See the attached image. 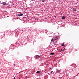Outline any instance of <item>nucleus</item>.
I'll return each mask as SVG.
<instances>
[{
    "label": "nucleus",
    "mask_w": 79,
    "mask_h": 79,
    "mask_svg": "<svg viewBox=\"0 0 79 79\" xmlns=\"http://www.w3.org/2000/svg\"><path fill=\"white\" fill-rule=\"evenodd\" d=\"M62 46H64V44H63L62 45Z\"/></svg>",
    "instance_id": "nucleus-10"
},
{
    "label": "nucleus",
    "mask_w": 79,
    "mask_h": 79,
    "mask_svg": "<svg viewBox=\"0 0 79 79\" xmlns=\"http://www.w3.org/2000/svg\"><path fill=\"white\" fill-rule=\"evenodd\" d=\"M45 2V0H42V2L43 3H44V2Z\"/></svg>",
    "instance_id": "nucleus-6"
},
{
    "label": "nucleus",
    "mask_w": 79,
    "mask_h": 79,
    "mask_svg": "<svg viewBox=\"0 0 79 79\" xmlns=\"http://www.w3.org/2000/svg\"><path fill=\"white\" fill-rule=\"evenodd\" d=\"M57 39H55V40H57Z\"/></svg>",
    "instance_id": "nucleus-16"
},
{
    "label": "nucleus",
    "mask_w": 79,
    "mask_h": 79,
    "mask_svg": "<svg viewBox=\"0 0 79 79\" xmlns=\"http://www.w3.org/2000/svg\"><path fill=\"white\" fill-rule=\"evenodd\" d=\"M53 73V71H52L51 72V73Z\"/></svg>",
    "instance_id": "nucleus-11"
},
{
    "label": "nucleus",
    "mask_w": 79,
    "mask_h": 79,
    "mask_svg": "<svg viewBox=\"0 0 79 79\" xmlns=\"http://www.w3.org/2000/svg\"><path fill=\"white\" fill-rule=\"evenodd\" d=\"M14 79H15V77H14Z\"/></svg>",
    "instance_id": "nucleus-17"
},
{
    "label": "nucleus",
    "mask_w": 79,
    "mask_h": 79,
    "mask_svg": "<svg viewBox=\"0 0 79 79\" xmlns=\"http://www.w3.org/2000/svg\"><path fill=\"white\" fill-rule=\"evenodd\" d=\"M18 16H23V14H18Z\"/></svg>",
    "instance_id": "nucleus-2"
},
{
    "label": "nucleus",
    "mask_w": 79,
    "mask_h": 79,
    "mask_svg": "<svg viewBox=\"0 0 79 79\" xmlns=\"http://www.w3.org/2000/svg\"><path fill=\"white\" fill-rule=\"evenodd\" d=\"M63 50L62 49L61 50V51H60V52H62Z\"/></svg>",
    "instance_id": "nucleus-14"
},
{
    "label": "nucleus",
    "mask_w": 79,
    "mask_h": 79,
    "mask_svg": "<svg viewBox=\"0 0 79 79\" xmlns=\"http://www.w3.org/2000/svg\"><path fill=\"white\" fill-rule=\"evenodd\" d=\"M56 71H57V73H58L59 72H60V70H57Z\"/></svg>",
    "instance_id": "nucleus-9"
},
{
    "label": "nucleus",
    "mask_w": 79,
    "mask_h": 79,
    "mask_svg": "<svg viewBox=\"0 0 79 79\" xmlns=\"http://www.w3.org/2000/svg\"><path fill=\"white\" fill-rule=\"evenodd\" d=\"M14 66H16V64H15Z\"/></svg>",
    "instance_id": "nucleus-18"
},
{
    "label": "nucleus",
    "mask_w": 79,
    "mask_h": 79,
    "mask_svg": "<svg viewBox=\"0 0 79 79\" xmlns=\"http://www.w3.org/2000/svg\"><path fill=\"white\" fill-rule=\"evenodd\" d=\"M52 69V68H50L49 69Z\"/></svg>",
    "instance_id": "nucleus-13"
},
{
    "label": "nucleus",
    "mask_w": 79,
    "mask_h": 79,
    "mask_svg": "<svg viewBox=\"0 0 79 79\" xmlns=\"http://www.w3.org/2000/svg\"><path fill=\"white\" fill-rule=\"evenodd\" d=\"M65 18H66V17H65L64 16H63L62 17V19H65Z\"/></svg>",
    "instance_id": "nucleus-4"
},
{
    "label": "nucleus",
    "mask_w": 79,
    "mask_h": 79,
    "mask_svg": "<svg viewBox=\"0 0 79 79\" xmlns=\"http://www.w3.org/2000/svg\"><path fill=\"white\" fill-rule=\"evenodd\" d=\"M53 39H52L51 41H53Z\"/></svg>",
    "instance_id": "nucleus-12"
},
{
    "label": "nucleus",
    "mask_w": 79,
    "mask_h": 79,
    "mask_svg": "<svg viewBox=\"0 0 79 79\" xmlns=\"http://www.w3.org/2000/svg\"><path fill=\"white\" fill-rule=\"evenodd\" d=\"M6 3L5 2H2V4H3L4 5H6Z\"/></svg>",
    "instance_id": "nucleus-5"
},
{
    "label": "nucleus",
    "mask_w": 79,
    "mask_h": 79,
    "mask_svg": "<svg viewBox=\"0 0 79 79\" xmlns=\"http://www.w3.org/2000/svg\"><path fill=\"white\" fill-rule=\"evenodd\" d=\"M40 73V72L39 71H38L36 72V74H39Z\"/></svg>",
    "instance_id": "nucleus-8"
},
{
    "label": "nucleus",
    "mask_w": 79,
    "mask_h": 79,
    "mask_svg": "<svg viewBox=\"0 0 79 79\" xmlns=\"http://www.w3.org/2000/svg\"><path fill=\"white\" fill-rule=\"evenodd\" d=\"M54 54V53H50V55H53Z\"/></svg>",
    "instance_id": "nucleus-7"
},
{
    "label": "nucleus",
    "mask_w": 79,
    "mask_h": 79,
    "mask_svg": "<svg viewBox=\"0 0 79 79\" xmlns=\"http://www.w3.org/2000/svg\"><path fill=\"white\" fill-rule=\"evenodd\" d=\"M73 10L74 11H76V9L75 8H73Z\"/></svg>",
    "instance_id": "nucleus-3"
},
{
    "label": "nucleus",
    "mask_w": 79,
    "mask_h": 79,
    "mask_svg": "<svg viewBox=\"0 0 79 79\" xmlns=\"http://www.w3.org/2000/svg\"><path fill=\"white\" fill-rule=\"evenodd\" d=\"M57 37V36H56V38Z\"/></svg>",
    "instance_id": "nucleus-15"
},
{
    "label": "nucleus",
    "mask_w": 79,
    "mask_h": 79,
    "mask_svg": "<svg viewBox=\"0 0 79 79\" xmlns=\"http://www.w3.org/2000/svg\"><path fill=\"white\" fill-rule=\"evenodd\" d=\"M40 57V56L37 55L35 56V59H39Z\"/></svg>",
    "instance_id": "nucleus-1"
}]
</instances>
